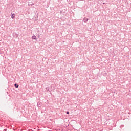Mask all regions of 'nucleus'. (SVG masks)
<instances>
[{"instance_id": "nucleus-1", "label": "nucleus", "mask_w": 131, "mask_h": 131, "mask_svg": "<svg viewBox=\"0 0 131 131\" xmlns=\"http://www.w3.org/2000/svg\"><path fill=\"white\" fill-rule=\"evenodd\" d=\"M18 34L16 33H13V36L14 37H15L16 38H17L18 37Z\"/></svg>"}, {"instance_id": "nucleus-2", "label": "nucleus", "mask_w": 131, "mask_h": 131, "mask_svg": "<svg viewBox=\"0 0 131 131\" xmlns=\"http://www.w3.org/2000/svg\"><path fill=\"white\" fill-rule=\"evenodd\" d=\"M89 20H90V19H88V18H84V19H83V21L84 22H85V23H86V22L88 21H89Z\"/></svg>"}, {"instance_id": "nucleus-3", "label": "nucleus", "mask_w": 131, "mask_h": 131, "mask_svg": "<svg viewBox=\"0 0 131 131\" xmlns=\"http://www.w3.org/2000/svg\"><path fill=\"white\" fill-rule=\"evenodd\" d=\"M16 17V16H15V14H12L11 15V18L12 19H15V17Z\"/></svg>"}, {"instance_id": "nucleus-4", "label": "nucleus", "mask_w": 131, "mask_h": 131, "mask_svg": "<svg viewBox=\"0 0 131 131\" xmlns=\"http://www.w3.org/2000/svg\"><path fill=\"white\" fill-rule=\"evenodd\" d=\"M14 86H15V88H19V84L15 83V84H14Z\"/></svg>"}, {"instance_id": "nucleus-5", "label": "nucleus", "mask_w": 131, "mask_h": 131, "mask_svg": "<svg viewBox=\"0 0 131 131\" xmlns=\"http://www.w3.org/2000/svg\"><path fill=\"white\" fill-rule=\"evenodd\" d=\"M32 39H36V36L35 35H33L32 37Z\"/></svg>"}, {"instance_id": "nucleus-6", "label": "nucleus", "mask_w": 131, "mask_h": 131, "mask_svg": "<svg viewBox=\"0 0 131 131\" xmlns=\"http://www.w3.org/2000/svg\"><path fill=\"white\" fill-rule=\"evenodd\" d=\"M46 90L48 92H49V91H50V89L46 88Z\"/></svg>"}, {"instance_id": "nucleus-7", "label": "nucleus", "mask_w": 131, "mask_h": 131, "mask_svg": "<svg viewBox=\"0 0 131 131\" xmlns=\"http://www.w3.org/2000/svg\"><path fill=\"white\" fill-rule=\"evenodd\" d=\"M67 114H69V112H67Z\"/></svg>"}]
</instances>
